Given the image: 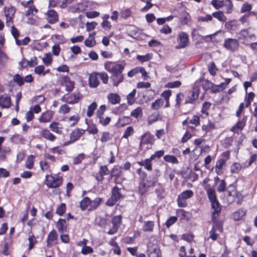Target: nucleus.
Wrapping results in <instances>:
<instances>
[{
  "instance_id": "7c9ffc66",
  "label": "nucleus",
  "mask_w": 257,
  "mask_h": 257,
  "mask_svg": "<svg viewBox=\"0 0 257 257\" xmlns=\"http://www.w3.org/2000/svg\"><path fill=\"white\" fill-rule=\"evenodd\" d=\"M97 107V104L96 102H93L89 105L88 106L86 115L88 117H91L93 114L95 110Z\"/></svg>"
},
{
  "instance_id": "774afa93",
  "label": "nucleus",
  "mask_w": 257,
  "mask_h": 257,
  "mask_svg": "<svg viewBox=\"0 0 257 257\" xmlns=\"http://www.w3.org/2000/svg\"><path fill=\"white\" fill-rule=\"evenodd\" d=\"M109 171L106 165L101 166L99 168L98 174L103 176L109 174Z\"/></svg>"
},
{
  "instance_id": "864d4df0",
  "label": "nucleus",
  "mask_w": 257,
  "mask_h": 257,
  "mask_svg": "<svg viewBox=\"0 0 257 257\" xmlns=\"http://www.w3.org/2000/svg\"><path fill=\"white\" fill-rule=\"evenodd\" d=\"M152 58V54L149 53L145 55H138L137 56V60L142 62L148 61L151 60Z\"/></svg>"
},
{
  "instance_id": "4be33fe9",
  "label": "nucleus",
  "mask_w": 257,
  "mask_h": 257,
  "mask_svg": "<svg viewBox=\"0 0 257 257\" xmlns=\"http://www.w3.org/2000/svg\"><path fill=\"white\" fill-rule=\"evenodd\" d=\"M155 227V222L154 221H145L143 222L142 230L144 232H152L153 231Z\"/></svg>"
},
{
  "instance_id": "a19ab883",
  "label": "nucleus",
  "mask_w": 257,
  "mask_h": 257,
  "mask_svg": "<svg viewBox=\"0 0 257 257\" xmlns=\"http://www.w3.org/2000/svg\"><path fill=\"white\" fill-rule=\"evenodd\" d=\"M164 104V100L162 99H157L151 104V108L154 110L159 109Z\"/></svg>"
},
{
  "instance_id": "20e7f679",
  "label": "nucleus",
  "mask_w": 257,
  "mask_h": 257,
  "mask_svg": "<svg viewBox=\"0 0 257 257\" xmlns=\"http://www.w3.org/2000/svg\"><path fill=\"white\" fill-rule=\"evenodd\" d=\"M82 97V95L79 92H75L73 93H67L64 95L61 98V100L70 104H74L79 102Z\"/></svg>"
},
{
  "instance_id": "a878e982",
  "label": "nucleus",
  "mask_w": 257,
  "mask_h": 257,
  "mask_svg": "<svg viewBox=\"0 0 257 257\" xmlns=\"http://www.w3.org/2000/svg\"><path fill=\"white\" fill-rule=\"evenodd\" d=\"M58 230L60 233H63L67 230L66 221L65 219L60 218L57 223Z\"/></svg>"
},
{
  "instance_id": "39448f33",
  "label": "nucleus",
  "mask_w": 257,
  "mask_h": 257,
  "mask_svg": "<svg viewBox=\"0 0 257 257\" xmlns=\"http://www.w3.org/2000/svg\"><path fill=\"white\" fill-rule=\"evenodd\" d=\"M63 182V179L61 177H55L52 175L46 176L45 184L48 188H56L59 187Z\"/></svg>"
},
{
  "instance_id": "c756f323",
  "label": "nucleus",
  "mask_w": 257,
  "mask_h": 257,
  "mask_svg": "<svg viewBox=\"0 0 257 257\" xmlns=\"http://www.w3.org/2000/svg\"><path fill=\"white\" fill-rule=\"evenodd\" d=\"M59 122H52L50 125L49 127L52 131L58 134L62 133V127L59 126Z\"/></svg>"
},
{
  "instance_id": "ddd939ff",
  "label": "nucleus",
  "mask_w": 257,
  "mask_h": 257,
  "mask_svg": "<svg viewBox=\"0 0 257 257\" xmlns=\"http://www.w3.org/2000/svg\"><path fill=\"white\" fill-rule=\"evenodd\" d=\"M46 19L49 23L54 24L59 20L58 13L54 10H49L46 14Z\"/></svg>"
},
{
  "instance_id": "473e14b6",
  "label": "nucleus",
  "mask_w": 257,
  "mask_h": 257,
  "mask_svg": "<svg viewBox=\"0 0 257 257\" xmlns=\"http://www.w3.org/2000/svg\"><path fill=\"white\" fill-rule=\"evenodd\" d=\"M136 89H134L133 90V91L130 93L127 96H126V99L127 101V103L129 105H132L136 101V98L135 95L136 94Z\"/></svg>"
},
{
  "instance_id": "0e129e2a",
  "label": "nucleus",
  "mask_w": 257,
  "mask_h": 257,
  "mask_svg": "<svg viewBox=\"0 0 257 257\" xmlns=\"http://www.w3.org/2000/svg\"><path fill=\"white\" fill-rule=\"evenodd\" d=\"M165 151L164 150H159L156 151L154 154L151 156V159L154 160L156 158L160 159L164 156Z\"/></svg>"
},
{
  "instance_id": "7ed1b4c3",
  "label": "nucleus",
  "mask_w": 257,
  "mask_h": 257,
  "mask_svg": "<svg viewBox=\"0 0 257 257\" xmlns=\"http://www.w3.org/2000/svg\"><path fill=\"white\" fill-rule=\"evenodd\" d=\"M208 197L211 203L213 218L217 217L220 213L221 207L217 199L215 191L212 188H208L206 190Z\"/></svg>"
},
{
  "instance_id": "6ab92c4d",
  "label": "nucleus",
  "mask_w": 257,
  "mask_h": 257,
  "mask_svg": "<svg viewBox=\"0 0 257 257\" xmlns=\"http://www.w3.org/2000/svg\"><path fill=\"white\" fill-rule=\"evenodd\" d=\"M58 239V234L55 230L53 229L50 231L47 238L46 242L47 245L48 247H51L52 245V243Z\"/></svg>"
},
{
  "instance_id": "6e6552de",
  "label": "nucleus",
  "mask_w": 257,
  "mask_h": 257,
  "mask_svg": "<svg viewBox=\"0 0 257 257\" xmlns=\"http://www.w3.org/2000/svg\"><path fill=\"white\" fill-rule=\"evenodd\" d=\"M155 140L154 136L150 132H147L140 137L139 147L142 149L143 145L148 144L152 145L154 143Z\"/></svg>"
},
{
  "instance_id": "680f3d73",
  "label": "nucleus",
  "mask_w": 257,
  "mask_h": 257,
  "mask_svg": "<svg viewBox=\"0 0 257 257\" xmlns=\"http://www.w3.org/2000/svg\"><path fill=\"white\" fill-rule=\"evenodd\" d=\"M178 220L177 216H171L169 217L165 223V225L167 228H169L171 225L174 224Z\"/></svg>"
},
{
  "instance_id": "6e6d98bb",
  "label": "nucleus",
  "mask_w": 257,
  "mask_h": 257,
  "mask_svg": "<svg viewBox=\"0 0 257 257\" xmlns=\"http://www.w3.org/2000/svg\"><path fill=\"white\" fill-rule=\"evenodd\" d=\"M40 166L41 170L43 172H50L51 170H50V165L47 162L44 161H40Z\"/></svg>"
},
{
  "instance_id": "393cba45",
  "label": "nucleus",
  "mask_w": 257,
  "mask_h": 257,
  "mask_svg": "<svg viewBox=\"0 0 257 257\" xmlns=\"http://www.w3.org/2000/svg\"><path fill=\"white\" fill-rule=\"evenodd\" d=\"M212 18H216L218 21L220 22L224 23L226 21L227 18L224 15L223 12L221 11L213 12L212 14Z\"/></svg>"
},
{
  "instance_id": "4c0bfd02",
  "label": "nucleus",
  "mask_w": 257,
  "mask_h": 257,
  "mask_svg": "<svg viewBox=\"0 0 257 257\" xmlns=\"http://www.w3.org/2000/svg\"><path fill=\"white\" fill-rule=\"evenodd\" d=\"M164 160L165 161L171 163L172 164H176L179 163L178 159L173 155H167L164 157Z\"/></svg>"
},
{
  "instance_id": "79ce46f5",
  "label": "nucleus",
  "mask_w": 257,
  "mask_h": 257,
  "mask_svg": "<svg viewBox=\"0 0 257 257\" xmlns=\"http://www.w3.org/2000/svg\"><path fill=\"white\" fill-rule=\"evenodd\" d=\"M34 156L30 155L25 163V166L27 169H32L34 167Z\"/></svg>"
},
{
  "instance_id": "c03bdc74",
  "label": "nucleus",
  "mask_w": 257,
  "mask_h": 257,
  "mask_svg": "<svg viewBox=\"0 0 257 257\" xmlns=\"http://www.w3.org/2000/svg\"><path fill=\"white\" fill-rule=\"evenodd\" d=\"M224 1L212 0L211 4L216 10H219L224 6Z\"/></svg>"
},
{
  "instance_id": "72a5a7b5",
  "label": "nucleus",
  "mask_w": 257,
  "mask_h": 257,
  "mask_svg": "<svg viewBox=\"0 0 257 257\" xmlns=\"http://www.w3.org/2000/svg\"><path fill=\"white\" fill-rule=\"evenodd\" d=\"M245 213L243 209H238L233 214V219L236 221L239 220L245 215Z\"/></svg>"
},
{
  "instance_id": "c85d7f7f",
  "label": "nucleus",
  "mask_w": 257,
  "mask_h": 257,
  "mask_svg": "<svg viewBox=\"0 0 257 257\" xmlns=\"http://www.w3.org/2000/svg\"><path fill=\"white\" fill-rule=\"evenodd\" d=\"M216 218H213V216L212 215V220L213 221V226L212 229H214L215 230H218L219 232H222V224L221 221L216 220Z\"/></svg>"
},
{
  "instance_id": "2f4dec72",
  "label": "nucleus",
  "mask_w": 257,
  "mask_h": 257,
  "mask_svg": "<svg viewBox=\"0 0 257 257\" xmlns=\"http://www.w3.org/2000/svg\"><path fill=\"white\" fill-rule=\"evenodd\" d=\"M90 199L87 197H84L80 202V207L83 211L86 210L88 207H90Z\"/></svg>"
},
{
  "instance_id": "37998d69",
  "label": "nucleus",
  "mask_w": 257,
  "mask_h": 257,
  "mask_svg": "<svg viewBox=\"0 0 257 257\" xmlns=\"http://www.w3.org/2000/svg\"><path fill=\"white\" fill-rule=\"evenodd\" d=\"M143 115L142 109L141 107H138L136 109L133 110L131 112V115L136 118L142 116Z\"/></svg>"
},
{
  "instance_id": "5701e85b",
  "label": "nucleus",
  "mask_w": 257,
  "mask_h": 257,
  "mask_svg": "<svg viewBox=\"0 0 257 257\" xmlns=\"http://www.w3.org/2000/svg\"><path fill=\"white\" fill-rule=\"evenodd\" d=\"M108 101L112 104L119 103L120 101V96L116 93H110L107 96Z\"/></svg>"
},
{
  "instance_id": "a18cd8bd",
  "label": "nucleus",
  "mask_w": 257,
  "mask_h": 257,
  "mask_svg": "<svg viewBox=\"0 0 257 257\" xmlns=\"http://www.w3.org/2000/svg\"><path fill=\"white\" fill-rule=\"evenodd\" d=\"M208 69L212 76H215L216 74V71L218 70L214 62H212L208 64Z\"/></svg>"
},
{
  "instance_id": "f03ea898",
  "label": "nucleus",
  "mask_w": 257,
  "mask_h": 257,
  "mask_svg": "<svg viewBox=\"0 0 257 257\" xmlns=\"http://www.w3.org/2000/svg\"><path fill=\"white\" fill-rule=\"evenodd\" d=\"M136 172L139 176L140 181L138 185V192L141 195H145L150 188L156 186L158 179L150 176L147 178V173L141 168L137 169Z\"/></svg>"
},
{
  "instance_id": "aec40b11",
  "label": "nucleus",
  "mask_w": 257,
  "mask_h": 257,
  "mask_svg": "<svg viewBox=\"0 0 257 257\" xmlns=\"http://www.w3.org/2000/svg\"><path fill=\"white\" fill-rule=\"evenodd\" d=\"M111 199L113 203H111L110 205H113L117 200H118L121 197V193H120V190L117 186H114L111 191Z\"/></svg>"
},
{
  "instance_id": "bb28decb",
  "label": "nucleus",
  "mask_w": 257,
  "mask_h": 257,
  "mask_svg": "<svg viewBox=\"0 0 257 257\" xmlns=\"http://www.w3.org/2000/svg\"><path fill=\"white\" fill-rule=\"evenodd\" d=\"M159 120H162V117L159 113L156 112L153 113L148 117V122L149 124H151Z\"/></svg>"
},
{
  "instance_id": "09e8293b",
  "label": "nucleus",
  "mask_w": 257,
  "mask_h": 257,
  "mask_svg": "<svg viewBox=\"0 0 257 257\" xmlns=\"http://www.w3.org/2000/svg\"><path fill=\"white\" fill-rule=\"evenodd\" d=\"M38 10L36 8L35 6L34 5H31L28 7V9L26 11L25 13L26 17H29L31 15H34V12L37 13L38 12Z\"/></svg>"
},
{
  "instance_id": "49530a36",
  "label": "nucleus",
  "mask_w": 257,
  "mask_h": 257,
  "mask_svg": "<svg viewBox=\"0 0 257 257\" xmlns=\"http://www.w3.org/2000/svg\"><path fill=\"white\" fill-rule=\"evenodd\" d=\"M6 17H15L16 10L14 7H10L8 8H5L4 9Z\"/></svg>"
},
{
  "instance_id": "dca6fc26",
  "label": "nucleus",
  "mask_w": 257,
  "mask_h": 257,
  "mask_svg": "<svg viewBox=\"0 0 257 257\" xmlns=\"http://www.w3.org/2000/svg\"><path fill=\"white\" fill-rule=\"evenodd\" d=\"M12 105L11 97L7 94L0 95V107L2 108H9Z\"/></svg>"
},
{
  "instance_id": "69168bd1",
  "label": "nucleus",
  "mask_w": 257,
  "mask_h": 257,
  "mask_svg": "<svg viewBox=\"0 0 257 257\" xmlns=\"http://www.w3.org/2000/svg\"><path fill=\"white\" fill-rule=\"evenodd\" d=\"M81 252L84 255L92 253L93 252V249L89 246L84 245L82 248Z\"/></svg>"
},
{
  "instance_id": "8fccbe9b",
  "label": "nucleus",
  "mask_w": 257,
  "mask_h": 257,
  "mask_svg": "<svg viewBox=\"0 0 257 257\" xmlns=\"http://www.w3.org/2000/svg\"><path fill=\"white\" fill-rule=\"evenodd\" d=\"M135 133L134 130L132 126H129L127 127L122 137V138L123 139H127L130 136L133 135Z\"/></svg>"
},
{
  "instance_id": "e2e57ef3",
  "label": "nucleus",
  "mask_w": 257,
  "mask_h": 257,
  "mask_svg": "<svg viewBox=\"0 0 257 257\" xmlns=\"http://www.w3.org/2000/svg\"><path fill=\"white\" fill-rule=\"evenodd\" d=\"M98 75L99 78H100L104 84H106L108 83L109 77L106 72H98Z\"/></svg>"
},
{
  "instance_id": "0eeeda50",
  "label": "nucleus",
  "mask_w": 257,
  "mask_h": 257,
  "mask_svg": "<svg viewBox=\"0 0 257 257\" xmlns=\"http://www.w3.org/2000/svg\"><path fill=\"white\" fill-rule=\"evenodd\" d=\"M223 47L228 51L234 52L238 49L239 42L235 39L227 38L224 40Z\"/></svg>"
},
{
  "instance_id": "f8f14e48",
  "label": "nucleus",
  "mask_w": 257,
  "mask_h": 257,
  "mask_svg": "<svg viewBox=\"0 0 257 257\" xmlns=\"http://www.w3.org/2000/svg\"><path fill=\"white\" fill-rule=\"evenodd\" d=\"M179 43L176 46L177 49L185 48L187 46L189 42V38L188 35L185 32H181L179 35Z\"/></svg>"
},
{
  "instance_id": "58836bf2",
  "label": "nucleus",
  "mask_w": 257,
  "mask_h": 257,
  "mask_svg": "<svg viewBox=\"0 0 257 257\" xmlns=\"http://www.w3.org/2000/svg\"><path fill=\"white\" fill-rule=\"evenodd\" d=\"M214 128L215 124L210 120H208L207 124H203L202 126V130L205 131L206 134Z\"/></svg>"
},
{
  "instance_id": "2eb2a0df",
  "label": "nucleus",
  "mask_w": 257,
  "mask_h": 257,
  "mask_svg": "<svg viewBox=\"0 0 257 257\" xmlns=\"http://www.w3.org/2000/svg\"><path fill=\"white\" fill-rule=\"evenodd\" d=\"M98 72H94L90 74L88 79V84L90 87L96 88L99 84Z\"/></svg>"
},
{
  "instance_id": "9b49d317",
  "label": "nucleus",
  "mask_w": 257,
  "mask_h": 257,
  "mask_svg": "<svg viewBox=\"0 0 257 257\" xmlns=\"http://www.w3.org/2000/svg\"><path fill=\"white\" fill-rule=\"evenodd\" d=\"M87 6L84 3H78L74 5L71 6L68 8V11L72 13H79L84 11Z\"/></svg>"
},
{
  "instance_id": "338daca9",
  "label": "nucleus",
  "mask_w": 257,
  "mask_h": 257,
  "mask_svg": "<svg viewBox=\"0 0 257 257\" xmlns=\"http://www.w3.org/2000/svg\"><path fill=\"white\" fill-rule=\"evenodd\" d=\"M211 106V103L208 102H205L202 105V108L201 109V112L203 114H205L206 115H208V112L207 110L209 109Z\"/></svg>"
},
{
  "instance_id": "052dcab7",
  "label": "nucleus",
  "mask_w": 257,
  "mask_h": 257,
  "mask_svg": "<svg viewBox=\"0 0 257 257\" xmlns=\"http://www.w3.org/2000/svg\"><path fill=\"white\" fill-rule=\"evenodd\" d=\"M66 211V205L65 203H61L57 208L56 211V213L60 215H62Z\"/></svg>"
},
{
  "instance_id": "f257e3e1",
  "label": "nucleus",
  "mask_w": 257,
  "mask_h": 257,
  "mask_svg": "<svg viewBox=\"0 0 257 257\" xmlns=\"http://www.w3.org/2000/svg\"><path fill=\"white\" fill-rule=\"evenodd\" d=\"M104 68L108 72L111 74L110 80L113 82V85L117 86L118 84L121 83L124 79V75L122 72L124 69V65L113 62L107 61L104 64Z\"/></svg>"
},
{
  "instance_id": "412c9836",
  "label": "nucleus",
  "mask_w": 257,
  "mask_h": 257,
  "mask_svg": "<svg viewBox=\"0 0 257 257\" xmlns=\"http://www.w3.org/2000/svg\"><path fill=\"white\" fill-rule=\"evenodd\" d=\"M225 160L224 159H220L217 161L214 167L215 171L217 175H221L223 173V167L225 165Z\"/></svg>"
},
{
  "instance_id": "bf43d9fd",
  "label": "nucleus",
  "mask_w": 257,
  "mask_h": 257,
  "mask_svg": "<svg viewBox=\"0 0 257 257\" xmlns=\"http://www.w3.org/2000/svg\"><path fill=\"white\" fill-rule=\"evenodd\" d=\"M70 110V107L66 104L62 105L58 110L59 113L65 114L68 113Z\"/></svg>"
},
{
  "instance_id": "1a4fd4ad",
  "label": "nucleus",
  "mask_w": 257,
  "mask_h": 257,
  "mask_svg": "<svg viewBox=\"0 0 257 257\" xmlns=\"http://www.w3.org/2000/svg\"><path fill=\"white\" fill-rule=\"evenodd\" d=\"M200 93L199 86L194 85L192 91L188 96V100L186 101L185 103H193L198 98Z\"/></svg>"
},
{
  "instance_id": "c9c22d12",
  "label": "nucleus",
  "mask_w": 257,
  "mask_h": 257,
  "mask_svg": "<svg viewBox=\"0 0 257 257\" xmlns=\"http://www.w3.org/2000/svg\"><path fill=\"white\" fill-rule=\"evenodd\" d=\"M242 169V166L238 163H234L230 166V172L232 174H238Z\"/></svg>"
},
{
  "instance_id": "ea45409f",
  "label": "nucleus",
  "mask_w": 257,
  "mask_h": 257,
  "mask_svg": "<svg viewBox=\"0 0 257 257\" xmlns=\"http://www.w3.org/2000/svg\"><path fill=\"white\" fill-rule=\"evenodd\" d=\"M226 14H231L233 10V4L231 0L224 1V6Z\"/></svg>"
},
{
  "instance_id": "e433bc0d",
  "label": "nucleus",
  "mask_w": 257,
  "mask_h": 257,
  "mask_svg": "<svg viewBox=\"0 0 257 257\" xmlns=\"http://www.w3.org/2000/svg\"><path fill=\"white\" fill-rule=\"evenodd\" d=\"M122 218L121 215L114 216L111 219L112 225L119 228L122 222Z\"/></svg>"
},
{
  "instance_id": "9d476101",
  "label": "nucleus",
  "mask_w": 257,
  "mask_h": 257,
  "mask_svg": "<svg viewBox=\"0 0 257 257\" xmlns=\"http://www.w3.org/2000/svg\"><path fill=\"white\" fill-rule=\"evenodd\" d=\"M247 120V116L244 115L241 119L238 120L236 124L230 129V131L234 133H238L242 131L245 125Z\"/></svg>"
},
{
  "instance_id": "423d86ee",
  "label": "nucleus",
  "mask_w": 257,
  "mask_h": 257,
  "mask_svg": "<svg viewBox=\"0 0 257 257\" xmlns=\"http://www.w3.org/2000/svg\"><path fill=\"white\" fill-rule=\"evenodd\" d=\"M194 195L193 192L191 190L183 191L177 198V203L180 207H185L187 205L186 200L191 198Z\"/></svg>"
},
{
  "instance_id": "5fc2aeb1",
  "label": "nucleus",
  "mask_w": 257,
  "mask_h": 257,
  "mask_svg": "<svg viewBox=\"0 0 257 257\" xmlns=\"http://www.w3.org/2000/svg\"><path fill=\"white\" fill-rule=\"evenodd\" d=\"M153 160L151 159V157L144 160V168L148 171H152L153 169L152 163Z\"/></svg>"
},
{
  "instance_id": "b1692460",
  "label": "nucleus",
  "mask_w": 257,
  "mask_h": 257,
  "mask_svg": "<svg viewBox=\"0 0 257 257\" xmlns=\"http://www.w3.org/2000/svg\"><path fill=\"white\" fill-rule=\"evenodd\" d=\"M52 118V114L50 111H46L42 113L39 118V120L40 122H49Z\"/></svg>"
},
{
  "instance_id": "a211bd4d",
  "label": "nucleus",
  "mask_w": 257,
  "mask_h": 257,
  "mask_svg": "<svg viewBox=\"0 0 257 257\" xmlns=\"http://www.w3.org/2000/svg\"><path fill=\"white\" fill-rule=\"evenodd\" d=\"M41 136L51 142H54L56 137L47 129H43L40 132Z\"/></svg>"
},
{
  "instance_id": "f704fd0d",
  "label": "nucleus",
  "mask_w": 257,
  "mask_h": 257,
  "mask_svg": "<svg viewBox=\"0 0 257 257\" xmlns=\"http://www.w3.org/2000/svg\"><path fill=\"white\" fill-rule=\"evenodd\" d=\"M102 201V199L100 198H96L93 200H90V208L88 210H94L100 204Z\"/></svg>"
},
{
  "instance_id": "4d7b16f0",
  "label": "nucleus",
  "mask_w": 257,
  "mask_h": 257,
  "mask_svg": "<svg viewBox=\"0 0 257 257\" xmlns=\"http://www.w3.org/2000/svg\"><path fill=\"white\" fill-rule=\"evenodd\" d=\"M99 118V123L103 126H106L111 121L110 117H106L104 118L103 116L98 117Z\"/></svg>"
},
{
  "instance_id": "3c124183",
  "label": "nucleus",
  "mask_w": 257,
  "mask_h": 257,
  "mask_svg": "<svg viewBox=\"0 0 257 257\" xmlns=\"http://www.w3.org/2000/svg\"><path fill=\"white\" fill-rule=\"evenodd\" d=\"M13 81L19 86H22L24 84V78L18 74H15L13 76Z\"/></svg>"
},
{
  "instance_id": "de8ad7c7",
  "label": "nucleus",
  "mask_w": 257,
  "mask_h": 257,
  "mask_svg": "<svg viewBox=\"0 0 257 257\" xmlns=\"http://www.w3.org/2000/svg\"><path fill=\"white\" fill-rule=\"evenodd\" d=\"M217 184V191L218 192H223L226 190V183L224 180H221Z\"/></svg>"
},
{
  "instance_id": "4468645a",
  "label": "nucleus",
  "mask_w": 257,
  "mask_h": 257,
  "mask_svg": "<svg viewBox=\"0 0 257 257\" xmlns=\"http://www.w3.org/2000/svg\"><path fill=\"white\" fill-rule=\"evenodd\" d=\"M85 132V130L80 128L74 130L70 134L69 143H72L78 140Z\"/></svg>"
},
{
  "instance_id": "13d9d810",
  "label": "nucleus",
  "mask_w": 257,
  "mask_h": 257,
  "mask_svg": "<svg viewBox=\"0 0 257 257\" xmlns=\"http://www.w3.org/2000/svg\"><path fill=\"white\" fill-rule=\"evenodd\" d=\"M184 97V95L182 92H179L177 94L176 97V103L175 104V106L176 108H179L180 107L182 102V100Z\"/></svg>"
},
{
  "instance_id": "cd10ccee",
  "label": "nucleus",
  "mask_w": 257,
  "mask_h": 257,
  "mask_svg": "<svg viewBox=\"0 0 257 257\" xmlns=\"http://www.w3.org/2000/svg\"><path fill=\"white\" fill-rule=\"evenodd\" d=\"M239 35L240 36L239 37V39H246L247 38L251 39L255 37V35L253 34H250L248 31V29H244L241 30Z\"/></svg>"
},
{
  "instance_id": "603ef678",
  "label": "nucleus",
  "mask_w": 257,
  "mask_h": 257,
  "mask_svg": "<svg viewBox=\"0 0 257 257\" xmlns=\"http://www.w3.org/2000/svg\"><path fill=\"white\" fill-rule=\"evenodd\" d=\"M181 82L178 80L168 82L165 85V87L169 88H178L181 85Z\"/></svg>"
},
{
  "instance_id": "f3484780",
  "label": "nucleus",
  "mask_w": 257,
  "mask_h": 257,
  "mask_svg": "<svg viewBox=\"0 0 257 257\" xmlns=\"http://www.w3.org/2000/svg\"><path fill=\"white\" fill-rule=\"evenodd\" d=\"M160 249L157 245H149L147 251L148 257H160Z\"/></svg>"
}]
</instances>
